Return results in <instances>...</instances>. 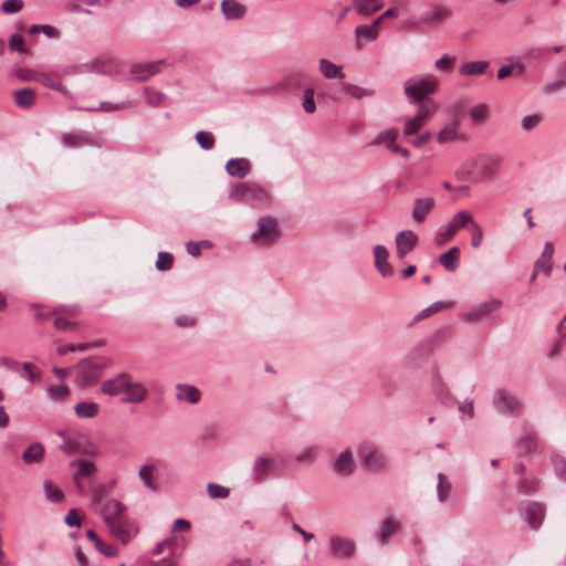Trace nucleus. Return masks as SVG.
Wrapping results in <instances>:
<instances>
[{
  "mask_svg": "<svg viewBox=\"0 0 566 566\" xmlns=\"http://www.w3.org/2000/svg\"><path fill=\"white\" fill-rule=\"evenodd\" d=\"M251 170V163L247 158H231L226 165L228 175L244 178Z\"/></svg>",
  "mask_w": 566,
  "mask_h": 566,
  "instance_id": "a211bd4d",
  "label": "nucleus"
},
{
  "mask_svg": "<svg viewBox=\"0 0 566 566\" xmlns=\"http://www.w3.org/2000/svg\"><path fill=\"white\" fill-rule=\"evenodd\" d=\"M344 91L348 95L355 97V98H363L367 96H373L375 92L369 88H364L355 84L345 83L344 84Z\"/></svg>",
  "mask_w": 566,
  "mask_h": 566,
  "instance_id": "c03bdc74",
  "label": "nucleus"
},
{
  "mask_svg": "<svg viewBox=\"0 0 566 566\" xmlns=\"http://www.w3.org/2000/svg\"><path fill=\"white\" fill-rule=\"evenodd\" d=\"M439 90V82L434 75L428 74L416 80H408L403 84V91L409 99L422 102L428 95Z\"/></svg>",
  "mask_w": 566,
  "mask_h": 566,
  "instance_id": "f257e3e1",
  "label": "nucleus"
},
{
  "mask_svg": "<svg viewBox=\"0 0 566 566\" xmlns=\"http://www.w3.org/2000/svg\"><path fill=\"white\" fill-rule=\"evenodd\" d=\"M75 464L77 465V471L73 474V480L75 484L77 485L80 492H83V486L81 481L85 478H92L94 476L96 472V467L93 462L84 459H78L75 461Z\"/></svg>",
  "mask_w": 566,
  "mask_h": 566,
  "instance_id": "f3484780",
  "label": "nucleus"
},
{
  "mask_svg": "<svg viewBox=\"0 0 566 566\" xmlns=\"http://www.w3.org/2000/svg\"><path fill=\"white\" fill-rule=\"evenodd\" d=\"M451 485L447 480L446 475L442 473L438 474V485L437 493L440 502H443L448 499L450 494Z\"/></svg>",
  "mask_w": 566,
  "mask_h": 566,
  "instance_id": "de8ad7c7",
  "label": "nucleus"
},
{
  "mask_svg": "<svg viewBox=\"0 0 566 566\" xmlns=\"http://www.w3.org/2000/svg\"><path fill=\"white\" fill-rule=\"evenodd\" d=\"M195 138L205 150H209L214 146V136L210 132H197Z\"/></svg>",
  "mask_w": 566,
  "mask_h": 566,
  "instance_id": "09e8293b",
  "label": "nucleus"
},
{
  "mask_svg": "<svg viewBox=\"0 0 566 566\" xmlns=\"http://www.w3.org/2000/svg\"><path fill=\"white\" fill-rule=\"evenodd\" d=\"M470 117L474 122H483L488 117V107L483 104L474 105L470 109Z\"/></svg>",
  "mask_w": 566,
  "mask_h": 566,
  "instance_id": "052dcab7",
  "label": "nucleus"
},
{
  "mask_svg": "<svg viewBox=\"0 0 566 566\" xmlns=\"http://www.w3.org/2000/svg\"><path fill=\"white\" fill-rule=\"evenodd\" d=\"M358 455L361 462L370 470L381 471L387 467L386 458L371 442H361L358 447Z\"/></svg>",
  "mask_w": 566,
  "mask_h": 566,
  "instance_id": "7ed1b4c3",
  "label": "nucleus"
},
{
  "mask_svg": "<svg viewBox=\"0 0 566 566\" xmlns=\"http://www.w3.org/2000/svg\"><path fill=\"white\" fill-rule=\"evenodd\" d=\"M9 48L12 51L19 52V53H25V44L24 39L21 34L15 33L13 34L9 40Z\"/></svg>",
  "mask_w": 566,
  "mask_h": 566,
  "instance_id": "e2e57ef3",
  "label": "nucleus"
},
{
  "mask_svg": "<svg viewBox=\"0 0 566 566\" xmlns=\"http://www.w3.org/2000/svg\"><path fill=\"white\" fill-rule=\"evenodd\" d=\"M77 314L76 308L56 307L50 315L53 316V325L59 331H73L76 328V323L71 321L70 317Z\"/></svg>",
  "mask_w": 566,
  "mask_h": 566,
  "instance_id": "423d86ee",
  "label": "nucleus"
},
{
  "mask_svg": "<svg viewBox=\"0 0 566 566\" xmlns=\"http://www.w3.org/2000/svg\"><path fill=\"white\" fill-rule=\"evenodd\" d=\"M128 374L122 373L116 377L104 380L101 386V390L103 394L108 396H116L119 392L124 391L125 386H127Z\"/></svg>",
  "mask_w": 566,
  "mask_h": 566,
  "instance_id": "4468645a",
  "label": "nucleus"
},
{
  "mask_svg": "<svg viewBox=\"0 0 566 566\" xmlns=\"http://www.w3.org/2000/svg\"><path fill=\"white\" fill-rule=\"evenodd\" d=\"M398 132L395 128H390L379 133L376 138L370 142V146L386 145L389 150H392L397 145Z\"/></svg>",
  "mask_w": 566,
  "mask_h": 566,
  "instance_id": "cd10ccee",
  "label": "nucleus"
},
{
  "mask_svg": "<svg viewBox=\"0 0 566 566\" xmlns=\"http://www.w3.org/2000/svg\"><path fill=\"white\" fill-rule=\"evenodd\" d=\"M106 366V359L102 357H87L84 359H81L76 368L83 370V371H97L101 368Z\"/></svg>",
  "mask_w": 566,
  "mask_h": 566,
  "instance_id": "58836bf2",
  "label": "nucleus"
},
{
  "mask_svg": "<svg viewBox=\"0 0 566 566\" xmlns=\"http://www.w3.org/2000/svg\"><path fill=\"white\" fill-rule=\"evenodd\" d=\"M33 78L35 81L40 82L41 84H43L48 88L57 91V92H60L62 94H66L67 93L65 86H63L60 83L59 77L56 75H50V74L40 73V74L33 76Z\"/></svg>",
  "mask_w": 566,
  "mask_h": 566,
  "instance_id": "f704fd0d",
  "label": "nucleus"
},
{
  "mask_svg": "<svg viewBox=\"0 0 566 566\" xmlns=\"http://www.w3.org/2000/svg\"><path fill=\"white\" fill-rule=\"evenodd\" d=\"M458 137H459V134H458V123L457 122H452V123H450L448 126H446L444 128H442L438 133L437 140L440 144H446V143H450V142L457 140Z\"/></svg>",
  "mask_w": 566,
  "mask_h": 566,
  "instance_id": "a19ab883",
  "label": "nucleus"
},
{
  "mask_svg": "<svg viewBox=\"0 0 566 566\" xmlns=\"http://www.w3.org/2000/svg\"><path fill=\"white\" fill-rule=\"evenodd\" d=\"M163 63V60L156 62L138 63L133 65L130 71L136 75L138 81H146L148 77L159 72L160 65Z\"/></svg>",
  "mask_w": 566,
  "mask_h": 566,
  "instance_id": "412c9836",
  "label": "nucleus"
},
{
  "mask_svg": "<svg viewBox=\"0 0 566 566\" xmlns=\"http://www.w3.org/2000/svg\"><path fill=\"white\" fill-rule=\"evenodd\" d=\"M450 15L451 12L448 8L434 7L422 15L419 23L424 25H438L443 23L448 18H450Z\"/></svg>",
  "mask_w": 566,
  "mask_h": 566,
  "instance_id": "ddd939ff",
  "label": "nucleus"
},
{
  "mask_svg": "<svg viewBox=\"0 0 566 566\" xmlns=\"http://www.w3.org/2000/svg\"><path fill=\"white\" fill-rule=\"evenodd\" d=\"M460 250L457 247L449 249L439 256V262L449 272H454L459 268Z\"/></svg>",
  "mask_w": 566,
  "mask_h": 566,
  "instance_id": "a878e982",
  "label": "nucleus"
},
{
  "mask_svg": "<svg viewBox=\"0 0 566 566\" xmlns=\"http://www.w3.org/2000/svg\"><path fill=\"white\" fill-rule=\"evenodd\" d=\"M48 396L53 401H64L70 390L66 386L57 385V386H50L46 390Z\"/></svg>",
  "mask_w": 566,
  "mask_h": 566,
  "instance_id": "49530a36",
  "label": "nucleus"
},
{
  "mask_svg": "<svg viewBox=\"0 0 566 566\" xmlns=\"http://www.w3.org/2000/svg\"><path fill=\"white\" fill-rule=\"evenodd\" d=\"M400 523L392 517L387 518L380 530L379 538L385 544L387 541L398 533Z\"/></svg>",
  "mask_w": 566,
  "mask_h": 566,
  "instance_id": "ea45409f",
  "label": "nucleus"
},
{
  "mask_svg": "<svg viewBox=\"0 0 566 566\" xmlns=\"http://www.w3.org/2000/svg\"><path fill=\"white\" fill-rule=\"evenodd\" d=\"M280 233L277 223L272 217H262L258 222V231L252 234L253 241L274 242Z\"/></svg>",
  "mask_w": 566,
  "mask_h": 566,
  "instance_id": "39448f33",
  "label": "nucleus"
},
{
  "mask_svg": "<svg viewBox=\"0 0 566 566\" xmlns=\"http://www.w3.org/2000/svg\"><path fill=\"white\" fill-rule=\"evenodd\" d=\"M536 437L531 429L524 428V431L518 440V448L524 453H531L536 449Z\"/></svg>",
  "mask_w": 566,
  "mask_h": 566,
  "instance_id": "c9c22d12",
  "label": "nucleus"
},
{
  "mask_svg": "<svg viewBox=\"0 0 566 566\" xmlns=\"http://www.w3.org/2000/svg\"><path fill=\"white\" fill-rule=\"evenodd\" d=\"M174 256L169 252H159L156 261V268L159 271H167L172 266Z\"/></svg>",
  "mask_w": 566,
  "mask_h": 566,
  "instance_id": "5fc2aeb1",
  "label": "nucleus"
},
{
  "mask_svg": "<svg viewBox=\"0 0 566 566\" xmlns=\"http://www.w3.org/2000/svg\"><path fill=\"white\" fill-rule=\"evenodd\" d=\"M534 268L536 269V272H541L544 275L549 276L553 270V260L539 256L536 260Z\"/></svg>",
  "mask_w": 566,
  "mask_h": 566,
  "instance_id": "bf43d9fd",
  "label": "nucleus"
},
{
  "mask_svg": "<svg viewBox=\"0 0 566 566\" xmlns=\"http://www.w3.org/2000/svg\"><path fill=\"white\" fill-rule=\"evenodd\" d=\"M43 454V446L41 443H33L23 451L22 459L25 463H35L42 460Z\"/></svg>",
  "mask_w": 566,
  "mask_h": 566,
  "instance_id": "e433bc0d",
  "label": "nucleus"
},
{
  "mask_svg": "<svg viewBox=\"0 0 566 566\" xmlns=\"http://www.w3.org/2000/svg\"><path fill=\"white\" fill-rule=\"evenodd\" d=\"M424 125L423 122H421L418 117L413 116L406 120L405 127H403V134L405 135H413L419 133L421 127Z\"/></svg>",
  "mask_w": 566,
  "mask_h": 566,
  "instance_id": "864d4df0",
  "label": "nucleus"
},
{
  "mask_svg": "<svg viewBox=\"0 0 566 566\" xmlns=\"http://www.w3.org/2000/svg\"><path fill=\"white\" fill-rule=\"evenodd\" d=\"M235 196L240 200L251 203H266L270 201L269 191L262 186L253 182H245L235 190Z\"/></svg>",
  "mask_w": 566,
  "mask_h": 566,
  "instance_id": "20e7f679",
  "label": "nucleus"
},
{
  "mask_svg": "<svg viewBox=\"0 0 566 566\" xmlns=\"http://www.w3.org/2000/svg\"><path fill=\"white\" fill-rule=\"evenodd\" d=\"M177 389L179 390L177 395L179 400H186L190 403H197L200 400V391L195 386L178 384Z\"/></svg>",
  "mask_w": 566,
  "mask_h": 566,
  "instance_id": "72a5a7b5",
  "label": "nucleus"
},
{
  "mask_svg": "<svg viewBox=\"0 0 566 566\" xmlns=\"http://www.w3.org/2000/svg\"><path fill=\"white\" fill-rule=\"evenodd\" d=\"M468 224L470 226V230L472 232L471 245L474 249H476L481 245L482 240H483L482 228L473 219H472V221L468 222Z\"/></svg>",
  "mask_w": 566,
  "mask_h": 566,
  "instance_id": "8fccbe9b",
  "label": "nucleus"
},
{
  "mask_svg": "<svg viewBox=\"0 0 566 566\" xmlns=\"http://www.w3.org/2000/svg\"><path fill=\"white\" fill-rule=\"evenodd\" d=\"M14 103L21 108H31L35 103V91L31 87H23L12 93Z\"/></svg>",
  "mask_w": 566,
  "mask_h": 566,
  "instance_id": "393cba45",
  "label": "nucleus"
},
{
  "mask_svg": "<svg viewBox=\"0 0 566 566\" xmlns=\"http://www.w3.org/2000/svg\"><path fill=\"white\" fill-rule=\"evenodd\" d=\"M21 377L29 379L31 382H34L39 379V371L36 367L32 363H24L22 368L19 370Z\"/></svg>",
  "mask_w": 566,
  "mask_h": 566,
  "instance_id": "603ef678",
  "label": "nucleus"
},
{
  "mask_svg": "<svg viewBox=\"0 0 566 566\" xmlns=\"http://www.w3.org/2000/svg\"><path fill=\"white\" fill-rule=\"evenodd\" d=\"M488 67V61L467 62L460 66L459 73L467 76L480 75L485 73Z\"/></svg>",
  "mask_w": 566,
  "mask_h": 566,
  "instance_id": "7c9ffc66",
  "label": "nucleus"
},
{
  "mask_svg": "<svg viewBox=\"0 0 566 566\" xmlns=\"http://www.w3.org/2000/svg\"><path fill=\"white\" fill-rule=\"evenodd\" d=\"M303 108L306 113H314L316 109V105L314 102V90L307 88L304 92V101H303Z\"/></svg>",
  "mask_w": 566,
  "mask_h": 566,
  "instance_id": "338daca9",
  "label": "nucleus"
},
{
  "mask_svg": "<svg viewBox=\"0 0 566 566\" xmlns=\"http://www.w3.org/2000/svg\"><path fill=\"white\" fill-rule=\"evenodd\" d=\"M332 554L337 558H347L353 555L355 544L353 541L340 536H332L329 539Z\"/></svg>",
  "mask_w": 566,
  "mask_h": 566,
  "instance_id": "1a4fd4ad",
  "label": "nucleus"
},
{
  "mask_svg": "<svg viewBox=\"0 0 566 566\" xmlns=\"http://www.w3.org/2000/svg\"><path fill=\"white\" fill-rule=\"evenodd\" d=\"M207 491L210 497L212 499H224L229 495L230 491L226 486L216 484V483H208Z\"/></svg>",
  "mask_w": 566,
  "mask_h": 566,
  "instance_id": "3c124183",
  "label": "nucleus"
},
{
  "mask_svg": "<svg viewBox=\"0 0 566 566\" xmlns=\"http://www.w3.org/2000/svg\"><path fill=\"white\" fill-rule=\"evenodd\" d=\"M434 199L432 197L417 198L412 208V218L417 223H422L427 214L433 209Z\"/></svg>",
  "mask_w": 566,
  "mask_h": 566,
  "instance_id": "2eb2a0df",
  "label": "nucleus"
},
{
  "mask_svg": "<svg viewBox=\"0 0 566 566\" xmlns=\"http://www.w3.org/2000/svg\"><path fill=\"white\" fill-rule=\"evenodd\" d=\"M124 506L119 501L112 499L106 502L102 510V516L106 525H111L113 523L120 522V515L123 513Z\"/></svg>",
  "mask_w": 566,
  "mask_h": 566,
  "instance_id": "aec40b11",
  "label": "nucleus"
},
{
  "mask_svg": "<svg viewBox=\"0 0 566 566\" xmlns=\"http://www.w3.org/2000/svg\"><path fill=\"white\" fill-rule=\"evenodd\" d=\"M44 33L49 38H55L57 35V30L49 24H33L30 28V33Z\"/></svg>",
  "mask_w": 566,
  "mask_h": 566,
  "instance_id": "69168bd1",
  "label": "nucleus"
},
{
  "mask_svg": "<svg viewBox=\"0 0 566 566\" xmlns=\"http://www.w3.org/2000/svg\"><path fill=\"white\" fill-rule=\"evenodd\" d=\"M395 243L397 248V256L402 260L416 248L418 243V235L411 230H403L396 234Z\"/></svg>",
  "mask_w": 566,
  "mask_h": 566,
  "instance_id": "0eeeda50",
  "label": "nucleus"
},
{
  "mask_svg": "<svg viewBox=\"0 0 566 566\" xmlns=\"http://www.w3.org/2000/svg\"><path fill=\"white\" fill-rule=\"evenodd\" d=\"M356 11L361 15H370L384 6L381 0H354Z\"/></svg>",
  "mask_w": 566,
  "mask_h": 566,
  "instance_id": "c85d7f7f",
  "label": "nucleus"
},
{
  "mask_svg": "<svg viewBox=\"0 0 566 566\" xmlns=\"http://www.w3.org/2000/svg\"><path fill=\"white\" fill-rule=\"evenodd\" d=\"M155 471L156 465L154 463H150L142 465L138 473L144 485L151 491H156L157 489L154 480Z\"/></svg>",
  "mask_w": 566,
  "mask_h": 566,
  "instance_id": "4c0bfd02",
  "label": "nucleus"
},
{
  "mask_svg": "<svg viewBox=\"0 0 566 566\" xmlns=\"http://www.w3.org/2000/svg\"><path fill=\"white\" fill-rule=\"evenodd\" d=\"M500 305L501 302L496 300L480 303L473 310L465 314V319L470 322L481 319L482 317H485L486 315L497 310Z\"/></svg>",
  "mask_w": 566,
  "mask_h": 566,
  "instance_id": "dca6fc26",
  "label": "nucleus"
},
{
  "mask_svg": "<svg viewBox=\"0 0 566 566\" xmlns=\"http://www.w3.org/2000/svg\"><path fill=\"white\" fill-rule=\"evenodd\" d=\"M545 516V507L541 503H531L525 509L524 520L532 530L542 525Z\"/></svg>",
  "mask_w": 566,
  "mask_h": 566,
  "instance_id": "f8f14e48",
  "label": "nucleus"
},
{
  "mask_svg": "<svg viewBox=\"0 0 566 566\" xmlns=\"http://www.w3.org/2000/svg\"><path fill=\"white\" fill-rule=\"evenodd\" d=\"M354 471V461L350 450H345L338 454L334 462V472L337 475L348 476Z\"/></svg>",
  "mask_w": 566,
  "mask_h": 566,
  "instance_id": "6ab92c4d",
  "label": "nucleus"
},
{
  "mask_svg": "<svg viewBox=\"0 0 566 566\" xmlns=\"http://www.w3.org/2000/svg\"><path fill=\"white\" fill-rule=\"evenodd\" d=\"M46 499L52 503H60L63 501V493L51 481H45L43 484Z\"/></svg>",
  "mask_w": 566,
  "mask_h": 566,
  "instance_id": "a18cd8bd",
  "label": "nucleus"
},
{
  "mask_svg": "<svg viewBox=\"0 0 566 566\" xmlns=\"http://www.w3.org/2000/svg\"><path fill=\"white\" fill-rule=\"evenodd\" d=\"M501 159L496 156H486L480 159V171L483 178L492 177L501 166Z\"/></svg>",
  "mask_w": 566,
  "mask_h": 566,
  "instance_id": "c756f323",
  "label": "nucleus"
},
{
  "mask_svg": "<svg viewBox=\"0 0 566 566\" xmlns=\"http://www.w3.org/2000/svg\"><path fill=\"white\" fill-rule=\"evenodd\" d=\"M124 392L125 397L123 401L130 403H139L146 399L148 390L144 384L133 382L130 380V376L128 375L127 386H125Z\"/></svg>",
  "mask_w": 566,
  "mask_h": 566,
  "instance_id": "6e6552de",
  "label": "nucleus"
},
{
  "mask_svg": "<svg viewBox=\"0 0 566 566\" xmlns=\"http://www.w3.org/2000/svg\"><path fill=\"white\" fill-rule=\"evenodd\" d=\"M470 221H472L470 213L464 210L459 211L450 222L439 228L434 238L436 243L443 245L454 237L459 229L465 227Z\"/></svg>",
  "mask_w": 566,
  "mask_h": 566,
  "instance_id": "f03ea898",
  "label": "nucleus"
},
{
  "mask_svg": "<svg viewBox=\"0 0 566 566\" xmlns=\"http://www.w3.org/2000/svg\"><path fill=\"white\" fill-rule=\"evenodd\" d=\"M99 411V406L95 402H78L75 406V413L78 418H94Z\"/></svg>",
  "mask_w": 566,
  "mask_h": 566,
  "instance_id": "79ce46f5",
  "label": "nucleus"
},
{
  "mask_svg": "<svg viewBox=\"0 0 566 566\" xmlns=\"http://www.w3.org/2000/svg\"><path fill=\"white\" fill-rule=\"evenodd\" d=\"M108 491V486L105 485V484H102V485H97L95 488L92 489V504L94 506L98 505L102 500L104 499V496L106 495Z\"/></svg>",
  "mask_w": 566,
  "mask_h": 566,
  "instance_id": "774afa93",
  "label": "nucleus"
},
{
  "mask_svg": "<svg viewBox=\"0 0 566 566\" xmlns=\"http://www.w3.org/2000/svg\"><path fill=\"white\" fill-rule=\"evenodd\" d=\"M111 534L119 539L123 544H127L138 533V527L133 524H124L122 521L107 525Z\"/></svg>",
  "mask_w": 566,
  "mask_h": 566,
  "instance_id": "9d476101",
  "label": "nucleus"
},
{
  "mask_svg": "<svg viewBox=\"0 0 566 566\" xmlns=\"http://www.w3.org/2000/svg\"><path fill=\"white\" fill-rule=\"evenodd\" d=\"M355 35L357 40L365 39L374 41L378 38V31L371 24H360L355 28Z\"/></svg>",
  "mask_w": 566,
  "mask_h": 566,
  "instance_id": "37998d69",
  "label": "nucleus"
},
{
  "mask_svg": "<svg viewBox=\"0 0 566 566\" xmlns=\"http://www.w3.org/2000/svg\"><path fill=\"white\" fill-rule=\"evenodd\" d=\"M514 71H517V74L521 75L524 73V66L521 64L504 65L497 71V78L503 80L513 74Z\"/></svg>",
  "mask_w": 566,
  "mask_h": 566,
  "instance_id": "6e6d98bb",
  "label": "nucleus"
},
{
  "mask_svg": "<svg viewBox=\"0 0 566 566\" xmlns=\"http://www.w3.org/2000/svg\"><path fill=\"white\" fill-rule=\"evenodd\" d=\"M273 462L265 457H258L253 464V480L256 483L262 482Z\"/></svg>",
  "mask_w": 566,
  "mask_h": 566,
  "instance_id": "2f4dec72",
  "label": "nucleus"
},
{
  "mask_svg": "<svg viewBox=\"0 0 566 566\" xmlns=\"http://www.w3.org/2000/svg\"><path fill=\"white\" fill-rule=\"evenodd\" d=\"M494 403L504 412L514 415L518 412V402L504 390H497L494 398Z\"/></svg>",
  "mask_w": 566,
  "mask_h": 566,
  "instance_id": "5701e85b",
  "label": "nucleus"
},
{
  "mask_svg": "<svg viewBox=\"0 0 566 566\" xmlns=\"http://www.w3.org/2000/svg\"><path fill=\"white\" fill-rule=\"evenodd\" d=\"M61 142L69 148H78L93 144L92 137L84 133H65L62 135Z\"/></svg>",
  "mask_w": 566,
  "mask_h": 566,
  "instance_id": "b1692460",
  "label": "nucleus"
},
{
  "mask_svg": "<svg viewBox=\"0 0 566 566\" xmlns=\"http://www.w3.org/2000/svg\"><path fill=\"white\" fill-rule=\"evenodd\" d=\"M95 547L106 557H116L118 555V551L114 545L106 544L102 539L96 543Z\"/></svg>",
  "mask_w": 566,
  "mask_h": 566,
  "instance_id": "0e129e2a",
  "label": "nucleus"
},
{
  "mask_svg": "<svg viewBox=\"0 0 566 566\" xmlns=\"http://www.w3.org/2000/svg\"><path fill=\"white\" fill-rule=\"evenodd\" d=\"M446 307V304L442 302H436L431 304L430 306L423 308L416 317L415 321H421L432 314H436L440 312L442 308Z\"/></svg>",
  "mask_w": 566,
  "mask_h": 566,
  "instance_id": "4d7b16f0",
  "label": "nucleus"
},
{
  "mask_svg": "<svg viewBox=\"0 0 566 566\" xmlns=\"http://www.w3.org/2000/svg\"><path fill=\"white\" fill-rule=\"evenodd\" d=\"M220 7L226 20H238L247 13L245 6L237 0H223Z\"/></svg>",
  "mask_w": 566,
  "mask_h": 566,
  "instance_id": "4be33fe9",
  "label": "nucleus"
},
{
  "mask_svg": "<svg viewBox=\"0 0 566 566\" xmlns=\"http://www.w3.org/2000/svg\"><path fill=\"white\" fill-rule=\"evenodd\" d=\"M374 256H375V266L380 272V274L386 276H391L394 274V268L388 262V251L385 245L377 244L374 247Z\"/></svg>",
  "mask_w": 566,
  "mask_h": 566,
  "instance_id": "9b49d317",
  "label": "nucleus"
},
{
  "mask_svg": "<svg viewBox=\"0 0 566 566\" xmlns=\"http://www.w3.org/2000/svg\"><path fill=\"white\" fill-rule=\"evenodd\" d=\"M319 71L326 78H343L344 73L342 66L336 65L327 59L319 60Z\"/></svg>",
  "mask_w": 566,
  "mask_h": 566,
  "instance_id": "473e14b6",
  "label": "nucleus"
},
{
  "mask_svg": "<svg viewBox=\"0 0 566 566\" xmlns=\"http://www.w3.org/2000/svg\"><path fill=\"white\" fill-rule=\"evenodd\" d=\"M418 103L419 107L415 116L426 124L438 111V103L433 98H428Z\"/></svg>",
  "mask_w": 566,
  "mask_h": 566,
  "instance_id": "bb28decb",
  "label": "nucleus"
},
{
  "mask_svg": "<svg viewBox=\"0 0 566 566\" xmlns=\"http://www.w3.org/2000/svg\"><path fill=\"white\" fill-rule=\"evenodd\" d=\"M542 123V117L536 114L526 115L522 119V128L530 132Z\"/></svg>",
  "mask_w": 566,
  "mask_h": 566,
  "instance_id": "680f3d73",
  "label": "nucleus"
},
{
  "mask_svg": "<svg viewBox=\"0 0 566 566\" xmlns=\"http://www.w3.org/2000/svg\"><path fill=\"white\" fill-rule=\"evenodd\" d=\"M23 4L22 0H4L1 3V10L8 14L17 13L22 10Z\"/></svg>",
  "mask_w": 566,
  "mask_h": 566,
  "instance_id": "13d9d810",
  "label": "nucleus"
}]
</instances>
